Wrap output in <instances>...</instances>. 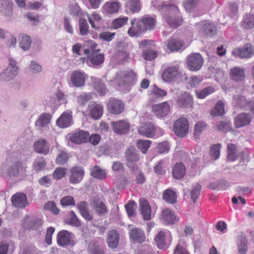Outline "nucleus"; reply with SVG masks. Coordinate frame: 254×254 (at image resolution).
Listing matches in <instances>:
<instances>
[{
	"instance_id": "55",
	"label": "nucleus",
	"mask_w": 254,
	"mask_h": 254,
	"mask_svg": "<svg viewBox=\"0 0 254 254\" xmlns=\"http://www.w3.org/2000/svg\"><path fill=\"white\" fill-rule=\"evenodd\" d=\"M70 214V217L67 220L66 223L72 226H76L77 227L81 226V222L78 218L75 212L73 211H71Z\"/></svg>"
},
{
	"instance_id": "18",
	"label": "nucleus",
	"mask_w": 254,
	"mask_h": 254,
	"mask_svg": "<svg viewBox=\"0 0 254 254\" xmlns=\"http://www.w3.org/2000/svg\"><path fill=\"white\" fill-rule=\"evenodd\" d=\"M156 130L155 125L151 123H146L142 124L138 129V133L147 137H152Z\"/></svg>"
},
{
	"instance_id": "48",
	"label": "nucleus",
	"mask_w": 254,
	"mask_h": 254,
	"mask_svg": "<svg viewBox=\"0 0 254 254\" xmlns=\"http://www.w3.org/2000/svg\"><path fill=\"white\" fill-rule=\"evenodd\" d=\"M216 128L223 132L226 133L232 129V124L230 121L226 120L225 121H221L219 123L215 126Z\"/></svg>"
},
{
	"instance_id": "14",
	"label": "nucleus",
	"mask_w": 254,
	"mask_h": 254,
	"mask_svg": "<svg viewBox=\"0 0 254 254\" xmlns=\"http://www.w3.org/2000/svg\"><path fill=\"white\" fill-rule=\"evenodd\" d=\"M233 53L241 58H250L254 55V47L250 44H247L243 48L235 49Z\"/></svg>"
},
{
	"instance_id": "41",
	"label": "nucleus",
	"mask_w": 254,
	"mask_h": 254,
	"mask_svg": "<svg viewBox=\"0 0 254 254\" xmlns=\"http://www.w3.org/2000/svg\"><path fill=\"white\" fill-rule=\"evenodd\" d=\"M225 114L224 104L222 101L219 100L210 112L213 117L221 116Z\"/></svg>"
},
{
	"instance_id": "35",
	"label": "nucleus",
	"mask_w": 254,
	"mask_h": 254,
	"mask_svg": "<svg viewBox=\"0 0 254 254\" xmlns=\"http://www.w3.org/2000/svg\"><path fill=\"white\" fill-rule=\"evenodd\" d=\"M18 74L6 68L0 72V82L7 83L14 79Z\"/></svg>"
},
{
	"instance_id": "53",
	"label": "nucleus",
	"mask_w": 254,
	"mask_h": 254,
	"mask_svg": "<svg viewBox=\"0 0 254 254\" xmlns=\"http://www.w3.org/2000/svg\"><path fill=\"white\" fill-rule=\"evenodd\" d=\"M207 127V124L203 121H199L194 125V136L197 138L201 132L204 130Z\"/></svg>"
},
{
	"instance_id": "7",
	"label": "nucleus",
	"mask_w": 254,
	"mask_h": 254,
	"mask_svg": "<svg viewBox=\"0 0 254 254\" xmlns=\"http://www.w3.org/2000/svg\"><path fill=\"white\" fill-rule=\"evenodd\" d=\"M73 234L67 230H62L60 231L57 237V242L59 246L61 247H66L69 245H73V243L72 239Z\"/></svg>"
},
{
	"instance_id": "15",
	"label": "nucleus",
	"mask_w": 254,
	"mask_h": 254,
	"mask_svg": "<svg viewBox=\"0 0 254 254\" xmlns=\"http://www.w3.org/2000/svg\"><path fill=\"white\" fill-rule=\"evenodd\" d=\"M107 108L111 113L118 115L123 112L125 107L121 100L111 99L107 104Z\"/></svg>"
},
{
	"instance_id": "33",
	"label": "nucleus",
	"mask_w": 254,
	"mask_h": 254,
	"mask_svg": "<svg viewBox=\"0 0 254 254\" xmlns=\"http://www.w3.org/2000/svg\"><path fill=\"white\" fill-rule=\"evenodd\" d=\"M126 10L131 13L139 12L141 9V4L139 0H126Z\"/></svg>"
},
{
	"instance_id": "56",
	"label": "nucleus",
	"mask_w": 254,
	"mask_h": 254,
	"mask_svg": "<svg viewBox=\"0 0 254 254\" xmlns=\"http://www.w3.org/2000/svg\"><path fill=\"white\" fill-rule=\"evenodd\" d=\"M221 144L220 143L213 144L210 149L209 154L214 159L216 160L219 158Z\"/></svg>"
},
{
	"instance_id": "11",
	"label": "nucleus",
	"mask_w": 254,
	"mask_h": 254,
	"mask_svg": "<svg viewBox=\"0 0 254 254\" xmlns=\"http://www.w3.org/2000/svg\"><path fill=\"white\" fill-rule=\"evenodd\" d=\"M127 166L131 168L133 164L138 161L139 155L137 150L133 146L128 147L125 152V156Z\"/></svg>"
},
{
	"instance_id": "20",
	"label": "nucleus",
	"mask_w": 254,
	"mask_h": 254,
	"mask_svg": "<svg viewBox=\"0 0 254 254\" xmlns=\"http://www.w3.org/2000/svg\"><path fill=\"white\" fill-rule=\"evenodd\" d=\"M230 77L231 79L236 82L243 81L245 78V70L243 67L234 66L229 71Z\"/></svg>"
},
{
	"instance_id": "54",
	"label": "nucleus",
	"mask_w": 254,
	"mask_h": 254,
	"mask_svg": "<svg viewBox=\"0 0 254 254\" xmlns=\"http://www.w3.org/2000/svg\"><path fill=\"white\" fill-rule=\"evenodd\" d=\"M157 51L147 48L143 50L142 57L147 61H152L155 59L157 56Z\"/></svg>"
},
{
	"instance_id": "64",
	"label": "nucleus",
	"mask_w": 254,
	"mask_h": 254,
	"mask_svg": "<svg viewBox=\"0 0 254 254\" xmlns=\"http://www.w3.org/2000/svg\"><path fill=\"white\" fill-rule=\"evenodd\" d=\"M66 168L63 167L57 168L53 173V178L57 180H60L65 175Z\"/></svg>"
},
{
	"instance_id": "57",
	"label": "nucleus",
	"mask_w": 254,
	"mask_h": 254,
	"mask_svg": "<svg viewBox=\"0 0 254 254\" xmlns=\"http://www.w3.org/2000/svg\"><path fill=\"white\" fill-rule=\"evenodd\" d=\"M31 44V39L30 37L28 35H24L22 36L21 40L20 42V47L24 51L28 50Z\"/></svg>"
},
{
	"instance_id": "32",
	"label": "nucleus",
	"mask_w": 254,
	"mask_h": 254,
	"mask_svg": "<svg viewBox=\"0 0 254 254\" xmlns=\"http://www.w3.org/2000/svg\"><path fill=\"white\" fill-rule=\"evenodd\" d=\"M120 8V4L116 1H108L106 2L102 7L103 13L112 14L117 13Z\"/></svg>"
},
{
	"instance_id": "3",
	"label": "nucleus",
	"mask_w": 254,
	"mask_h": 254,
	"mask_svg": "<svg viewBox=\"0 0 254 254\" xmlns=\"http://www.w3.org/2000/svg\"><path fill=\"white\" fill-rule=\"evenodd\" d=\"M136 79V74L132 70L120 71L116 75L118 85L132 84Z\"/></svg>"
},
{
	"instance_id": "12",
	"label": "nucleus",
	"mask_w": 254,
	"mask_h": 254,
	"mask_svg": "<svg viewBox=\"0 0 254 254\" xmlns=\"http://www.w3.org/2000/svg\"><path fill=\"white\" fill-rule=\"evenodd\" d=\"M153 113L158 118H163L169 113L170 107L167 102L154 105L152 106Z\"/></svg>"
},
{
	"instance_id": "59",
	"label": "nucleus",
	"mask_w": 254,
	"mask_h": 254,
	"mask_svg": "<svg viewBox=\"0 0 254 254\" xmlns=\"http://www.w3.org/2000/svg\"><path fill=\"white\" fill-rule=\"evenodd\" d=\"M201 189V187L199 184H196L192 187V189L190 191L191 198L193 202L195 203L198 197L200 194V192Z\"/></svg>"
},
{
	"instance_id": "61",
	"label": "nucleus",
	"mask_w": 254,
	"mask_h": 254,
	"mask_svg": "<svg viewBox=\"0 0 254 254\" xmlns=\"http://www.w3.org/2000/svg\"><path fill=\"white\" fill-rule=\"evenodd\" d=\"M164 160H160L158 164L154 166V170L156 174L159 175H163L166 173Z\"/></svg>"
},
{
	"instance_id": "60",
	"label": "nucleus",
	"mask_w": 254,
	"mask_h": 254,
	"mask_svg": "<svg viewBox=\"0 0 254 254\" xmlns=\"http://www.w3.org/2000/svg\"><path fill=\"white\" fill-rule=\"evenodd\" d=\"M127 17L117 18L113 21L111 25L112 27L115 29L120 28L127 22Z\"/></svg>"
},
{
	"instance_id": "45",
	"label": "nucleus",
	"mask_w": 254,
	"mask_h": 254,
	"mask_svg": "<svg viewBox=\"0 0 254 254\" xmlns=\"http://www.w3.org/2000/svg\"><path fill=\"white\" fill-rule=\"evenodd\" d=\"M155 242L159 249H166L167 246L165 241V233L161 231L156 236L155 238Z\"/></svg>"
},
{
	"instance_id": "23",
	"label": "nucleus",
	"mask_w": 254,
	"mask_h": 254,
	"mask_svg": "<svg viewBox=\"0 0 254 254\" xmlns=\"http://www.w3.org/2000/svg\"><path fill=\"white\" fill-rule=\"evenodd\" d=\"M129 238L133 241L141 244L145 242L146 237L144 231L139 228H134L129 231Z\"/></svg>"
},
{
	"instance_id": "46",
	"label": "nucleus",
	"mask_w": 254,
	"mask_h": 254,
	"mask_svg": "<svg viewBox=\"0 0 254 254\" xmlns=\"http://www.w3.org/2000/svg\"><path fill=\"white\" fill-rule=\"evenodd\" d=\"M237 158V146L235 144L227 145V158L229 161H234Z\"/></svg>"
},
{
	"instance_id": "8",
	"label": "nucleus",
	"mask_w": 254,
	"mask_h": 254,
	"mask_svg": "<svg viewBox=\"0 0 254 254\" xmlns=\"http://www.w3.org/2000/svg\"><path fill=\"white\" fill-rule=\"evenodd\" d=\"M69 182L72 184H78L81 182L84 176V170L82 167L74 166L69 171Z\"/></svg>"
},
{
	"instance_id": "28",
	"label": "nucleus",
	"mask_w": 254,
	"mask_h": 254,
	"mask_svg": "<svg viewBox=\"0 0 254 254\" xmlns=\"http://www.w3.org/2000/svg\"><path fill=\"white\" fill-rule=\"evenodd\" d=\"M56 123L61 128L67 127L72 123V115L69 113L64 112L58 119Z\"/></svg>"
},
{
	"instance_id": "37",
	"label": "nucleus",
	"mask_w": 254,
	"mask_h": 254,
	"mask_svg": "<svg viewBox=\"0 0 254 254\" xmlns=\"http://www.w3.org/2000/svg\"><path fill=\"white\" fill-rule=\"evenodd\" d=\"M94 209L99 216L105 215L108 213L106 205L99 199H95L93 202Z\"/></svg>"
},
{
	"instance_id": "19",
	"label": "nucleus",
	"mask_w": 254,
	"mask_h": 254,
	"mask_svg": "<svg viewBox=\"0 0 254 254\" xmlns=\"http://www.w3.org/2000/svg\"><path fill=\"white\" fill-rule=\"evenodd\" d=\"M179 68L177 66H171L167 68L163 72L162 77L166 82L174 81L179 74Z\"/></svg>"
},
{
	"instance_id": "2",
	"label": "nucleus",
	"mask_w": 254,
	"mask_h": 254,
	"mask_svg": "<svg viewBox=\"0 0 254 254\" xmlns=\"http://www.w3.org/2000/svg\"><path fill=\"white\" fill-rule=\"evenodd\" d=\"M152 3L161 12L165 20L170 27L176 28L181 25L182 17L176 5L168 1L161 2L158 5H156L154 1Z\"/></svg>"
},
{
	"instance_id": "63",
	"label": "nucleus",
	"mask_w": 254,
	"mask_h": 254,
	"mask_svg": "<svg viewBox=\"0 0 254 254\" xmlns=\"http://www.w3.org/2000/svg\"><path fill=\"white\" fill-rule=\"evenodd\" d=\"M136 207V204L134 201H130L126 205V210L129 217H133L134 216Z\"/></svg>"
},
{
	"instance_id": "17",
	"label": "nucleus",
	"mask_w": 254,
	"mask_h": 254,
	"mask_svg": "<svg viewBox=\"0 0 254 254\" xmlns=\"http://www.w3.org/2000/svg\"><path fill=\"white\" fill-rule=\"evenodd\" d=\"M88 109L90 115L94 120L99 119L102 116L103 113V106L100 104L95 102H90Z\"/></svg>"
},
{
	"instance_id": "24",
	"label": "nucleus",
	"mask_w": 254,
	"mask_h": 254,
	"mask_svg": "<svg viewBox=\"0 0 254 254\" xmlns=\"http://www.w3.org/2000/svg\"><path fill=\"white\" fill-rule=\"evenodd\" d=\"M120 235L115 230L110 231L107 234V243L111 249L116 248L119 243Z\"/></svg>"
},
{
	"instance_id": "30",
	"label": "nucleus",
	"mask_w": 254,
	"mask_h": 254,
	"mask_svg": "<svg viewBox=\"0 0 254 254\" xmlns=\"http://www.w3.org/2000/svg\"><path fill=\"white\" fill-rule=\"evenodd\" d=\"M177 103L180 107L188 108L191 107L192 104V97L190 94L184 92L178 97Z\"/></svg>"
},
{
	"instance_id": "34",
	"label": "nucleus",
	"mask_w": 254,
	"mask_h": 254,
	"mask_svg": "<svg viewBox=\"0 0 254 254\" xmlns=\"http://www.w3.org/2000/svg\"><path fill=\"white\" fill-rule=\"evenodd\" d=\"M0 4L1 13L5 17H11L12 14V2L9 0H1Z\"/></svg>"
},
{
	"instance_id": "50",
	"label": "nucleus",
	"mask_w": 254,
	"mask_h": 254,
	"mask_svg": "<svg viewBox=\"0 0 254 254\" xmlns=\"http://www.w3.org/2000/svg\"><path fill=\"white\" fill-rule=\"evenodd\" d=\"M79 34L81 36H86L89 32V25L87 20L84 18H80L78 21Z\"/></svg>"
},
{
	"instance_id": "58",
	"label": "nucleus",
	"mask_w": 254,
	"mask_h": 254,
	"mask_svg": "<svg viewBox=\"0 0 254 254\" xmlns=\"http://www.w3.org/2000/svg\"><path fill=\"white\" fill-rule=\"evenodd\" d=\"M151 143L150 140H138L137 141V147L144 154L147 152V151Z\"/></svg>"
},
{
	"instance_id": "47",
	"label": "nucleus",
	"mask_w": 254,
	"mask_h": 254,
	"mask_svg": "<svg viewBox=\"0 0 254 254\" xmlns=\"http://www.w3.org/2000/svg\"><path fill=\"white\" fill-rule=\"evenodd\" d=\"M183 45L182 42L180 40L171 39L168 41L167 46L169 50L174 51L181 49Z\"/></svg>"
},
{
	"instance_id": "52",
	"label": "nucleus",
	"mask_w": 254,
	"mask_h": 254,
	"mask_svg": "<svg viewBox=\"0 0 254 254\" xmlns=\"http://www.w3.org/2000/svg\"><path fill=\"white\" fill-rule=\"evenodd\" d=\"M215 89L213 87L208 86L204 88L202 90H198L195 91L197 97L199 99H204L208 95L213 93Z\"/></svg>"
},
{
	"instance_id": "51",
	"label": "nucleus",
	"mask_w": 254,
	"mask_h": 254,
	"mask_svg": "<svg viewBox=\"0 0 254 254\" xmlns=\"http://www.w3.org/2000/svg\"><path fill=\"white\" fill-rule=\"evenodd\" d=\"M91 175L94 178L102 180L106 178V173L104 170L95 166L91 170Z\"/></svg>"
},
{
	"instance_id": "26",
	"label": "nucleus",
	"mask_w": 254,
	"mask_h": 254,
	"mask_svg": "<svg viewBox=\"0 0 254 254\" xmlns=\"http://www.w3.org/2000/svg\"><path fill=\"white\" fill-rule=\"evenodd\" d=\"M140 211L144 220L148 221L151 218V210L149 204L145 199L140 200Z\"/></svg>"
},
{
	"instance_id": "44",
	"label": "nucleus",
	"mask_w": 254,
	"mask_h": 254,
	"mask_svg": "<svg viewBox=\"0 0 254 254\" xmlns=\"http://www.w3.org/2000/svg\"><path fill=\"white\" fill-rule=\"evenodd\" d=\"M242 25L247 29L253 28L254 27V15L246 14L243 17Z\"/></svg>"
},
{
	"instance_id": "10",
	"label": "nucleus",
	"mask_w": 254,
	"mask_h": 254,
	"mask_svg": "<svg viewBox=\"0 0 254 254\" xmlns=\"http://www.w3.org/2000/svg\"><path fill=\"white\" fill-rule=\"evenodd\" d=\"M43 224V220L40 217L26 216L23 222V227L27 229L37 230Z\"/></svg>"
},
{
	"instance_id": "22",
	"label": "nucleus",
	"mask_w": 254,
	"mask_h": 254,
	"mask_svg": "<svg viewBox=\"0 0 254 254\" xmlns=\"http://www.w3.org/2000/svg\"><path fill=\"white\" fill-rule=\"evenodd\" d=\"M138 22L141 25L144 33L146 31L152 30L154 28L156 20L153 17L145 16L139 19Z\"/></svg>"
},
{
	"instance_id": "16",
	"label": "nucleus",
	"mask_w": 254,
	"mask_h": 254,
	"mask_svg": "<svg viewBox=\"0 0 254 254\" xmlns=\"http://www.w3.org/2000/svg\"><path fill=\"white\" fill-rule=\"evenodd\" d=\"M252 117L249 113H241L235 117L234 125L236 128H241L249 125Z\"/></svg>"
},
{
	"instance_id": "29",
	"label": "nucleus",
	"mask_w": 254,
	"mask_h": 254,
	"mask_svg": "<svg viewBox=\"0 0 254 254\" xmlns=\"http://www.w3.org/2000/svg\"><path fill=\"white\" fill-rule=\"evenodd\" d=\"M162 218L164 221L168 224H174L179 219L174 212L169 208H166L162 211Z\"/></svg>"
},
{
	"instance_id": "38",
	"label": "nucleus",
	"mask_w": 254,
	"mask_h": 254,
	"mask_svg": "<svg viewBox=\"0 0 254 254\" xmlns=\"http://www.w3.org/2000/svg\"><path fill=\"white\" fill-rule=\"evenodd\" d=\"M88 59L94 65L102 64L104 61V54L99 53H91L88 56Z\"/></svg>"
},
{
	"instance_id": "39",
	"label": "nucleus",
	"mask_w": 254,
	"mask_h": 254,
	"mask_svg": "<svg viewBox=\"0 0 254 254\" xmlns=\"http://www.w3.org/2000/svg\"><path fill=\"white\" fill-rule=\"evenodd\" d=\"M92 82L94 89L101 96L105 95L106 90L104 84L101 81L100 79L96 78L94 77H91Z\"/></svg>"
},
{
	"instance_id": "31",
	"label": "nucleus",
	"mask_w": 254,
	"mask_h": 254,
	"mask_svg": "<svg viewBox=\"0 0 254 254\" xmlns=\"http://www.w3.org/2000/svg\"><path fill=\"white\" fill-rule=\"evenodd\" d=\"M111 125L114 131L118 134L127 133L129 130L128 124L123 121L112 122Z\"/></svg>"
},
{
	"instance_id": "40",
	"label": "nucleus",
	"mask_w": 254,
	"mask_h": 254,
	"mask_svg": "<svg viewBox=\"0 0 254 254\" xmlns=\"http://www.w3.org/2000/svg\"><path fill=\"white\" fill-rule=\"evenodd\" d=\"M51 119V116L50 114L44 113L36 121L35 125L37 127H44L50 124Z\"/></svg>"
},
{
	"instance_id": "27",
	"label": "nucleus",
	"mask_w": 254,
	"mask_h": 254,
	"mask_svg": "<svg viewBox=\"0 0 254 254\" xmlns=\"http://www.w3.org/2000/svg\"><path fill=\"white\" fill-rule=\"evenodd\" d=\"M131 27L128 29L127 33L131 37H138L143 33L141 25L136 19L133 18L131 21Z\"/></svg>"
},
{
	"instance_id": "1",
	"label": "nucleus",
	"mask_w": 254,
	"mask_h": 254,
	"mask_svg": "<svg viewBox=\"0 0 254 254\" xmlns=\"http://www.w3.org/2000/svg\"><path fill=\"white\" fill-rule=\"evenodd\" d=\"M30 156V151L26 148L13 151L0 165V174L13 178L25 176L27 168L25 161Z\"/></svg>"
},
{
	"instance_id": "13",
	"label": "nucleus",
	"mask_w": 254,
	"mask_h": 254,
	"mask_svg": "<svg viewBox=\"0 0 254 254\" xmlns=\"http://www.w3.org/2000/svg\"><path fill=\"white\" fill-rule=\"evenodd\" d=\"M11 201L14 206L19 208H24L28 205L26 195L23 192H17L13 195Z\"/></svg>"
},
{
	"instance_id": "25",
	"label": "nucleus",
	"mask_w": 254,
	"mask_h": 254,
	"mask_svg": "<svg viewBox=\"0 0 254 254\" xmlns=\"http://www.w3.org/2000/svg\"><path fill=\"white\" fill-rule=\"evenodd\" d=\"M85 78L84 73L78 71L73 72L70 76L71 83L76 87H81L84 85Z\"/></svg>"
},
{
	"instance_id": "21",
	"label": "nucleus",
	"mask_w": 254,
	"mask_h": 254,
	"mask_svg": "<svg viewBox=\"0 0 254 254\" xmlns=\"http://www.w3.org/2000/svg\"><path fill=\"white\" fill-rule=\"evenodd\" d=\"M50 144L45 139L38 140L33 144V148L35 152L44 155H47L50 152Z\"/></svg>"
},
{
	"instance_id": "6",
	"label": "nucleus",
	"mask_w": 254,
	"mask_h": 254,
	"mask_svg": "<svg viewBox=\"0 0 254 254\" xmlns=\"http://www.w3.org/2000/svg\"><path fill=\"white\" fill-rule=\"evenodd\" d=\"M197 28L200 33L213 36L216 32V27L213 23L204 20L196 24Z\"/></svg>"
},
{
	"instance_id": "62",
	"label": "nucleus",
	"mask_w": 254,
	"mask_h": 254,
	"mask_svg": "<svg viewBox=\"0 0 254 254\" xmlns=\"http://www.w3.org/2000/svg\"><path fill=\"white\" fill-rule=\"evenodd\" d=\"M89 252L90 254H104L103 247L94 243L89 245Z\"/></svg>"
},
{
	"instance_id": "49",
	"label": "nucleus",
	"mask_w": 254,
	"mask_h": 254,
	"mask_svg": "<svg viewBox=\"0 0 254 254\" xmlns=\"http://www.w3.org/2000/svg\"><path fill=\"white\" fill-rule=\"evenodd\" d=\"M87 16L92 27L96 30L99 29L100 26L96 25L95 23L99 22L101 20L100 15L96 12H94L91 15L87 14Z\"/></svg>"
},
{
	"instance_id": "4",
	"label": "nucleus",
	"mask_w": 254,
	"mask_h": 254,
	"mask_svg": "<svg viewBox=\"0 0 254 254\" xmlns=\"http://www.w3.org/2000/svg\"><path fill=\"white\" fill-rule=\"evenodd\" d=\"M203 62V59L201 55L199 53H196L192 54L188 57L186 64L190 70L196 71L201 68Z\"/></svg>"
},
{
	"instance_id": "43",
	"label": "nucleus",
	"mask_w": 254,
	"mask_h": 254,
	"mask_svg": "<svg viewBox=\"0 0 254 254\" xmlns=\"http://www.w3.org/2000/svg\"><path fill=\"white\" fill-rule=\"evenodd\" d=\"M238 250L241 254H246L247 250V239L245 235H241L239 237L238 242Z\"/></svg>"
},
{
	"instance_id": "9",
	"label": "nucleus",
	"mask_w": 254,
	"mask_h": 254,
	"mask_svg": "<svg viewBox=\"0 0 254 254\" xmlns=\"http://www.w3.org/2000/svg\"><path fill=\"white\" fill-rule=\"evenodd\" d=\"M89 133L82 130H76L69 134L70 140L75 144H80L88 141Z\"/></svg>"
},
{
	"instance_id": "5",
	"label": "nucleus",
	"mask_w": 254,
	"mask_h": 254,
	"mask_svg": "<svg viewBox=\"0 0 254 254\" xmlns=\"http://www.w3.org/2000/svg\"><path fill=\"white\" fill-rule=\"evenodd\" d=\"M173 129L175 134L180 137L186 136L189 131V123L185 118H180L174 124Z\"/></svg>"
},
{
	"instance_id": "42",
	"label": "nucleus",
	"mask_w": 254,
	"mask_h": 254,
	"mask_svg": "<svg viewBox=\"0 0 254 254\" xmlns=\"http://www.w3.org/2000/svg\"><path fill=\"white\" fill-rule=\"evenodd\" d=\"M163 198L168 203L174 204L176 202L177 195L174 191L168 189L164 192Z\"/></svg>"
},
{
	"instance_id": "36",
	"label": "nucleus",
	"mask_w": 254,
	"mask_h": 254,
	"mask_svg": "<svg viewBox=\"0 0 254 254\" xmlns=\"http://www.w3.org/2000/svg\"><path fill=\"white\" fill-rule=\"evenodd\" d=\"M186 168L184 165L182 163H176L172 171L173 177L176 180L182 179L186 173Z\"/></svg>"
}]
</instances>
